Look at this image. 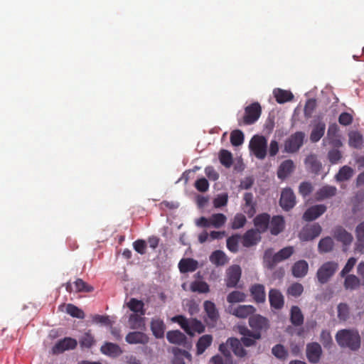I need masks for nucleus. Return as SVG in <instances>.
<instances>
[{"instance_id": "nucleus-22", "label": "nucleus", "mask_w": 364, "mask_h": 364, "mask_svg": "<svg viewBox=\"0 0 364 364\" xmlns=\"http://www.w3.org/2000/svg\"><path fill=\"white\" fill-rule=\"evenodd\" d=\"M102 353L109 357L116 358L122 353L121 348L115 343L106 342L100 348Z\"/></svg>"}, {"instance_id": "nucleus-46", "label": "nucleus", "mask_w": 364, "mask_h": 364, "mask_svg": "<svg viewBox=\"0 0 364 364\" xmlns=\"http://www.w3.org/2000/svg\"><path fill=\"white\" fill-rule=\"evenodd\" d=\"M245 208L248 210H245L249 216H252L255 213V205L253 203V195L252 193H245L244 195Z\"/></svg>"}, {"instance_id": "nucleus-49", "label": "nucleus", "mask_w": 364, "mask_h": 364, "mask_svg": "<svg viewBox=\"0 0 364 364\" xmlns=\"http://www.w3.org/2000/svg\"><path fill=\"white\" fill-rule=\"evenodd\" d=\"M272 353L277 358L283 360L288 356V351L282 344L275 345L272 349Z\"/></svg>"}, {"instance_id": "nucleus-52", "label": "nucleus", "mask_w": 364, "mask_h": 364, "mask_svg": "<svg viewBox=\"0 0 364 364\" xmlns=\"http://www.w3.org/2000/svg\"><path fill=\"white\" fill-rule=\"evenodd\" d=\"M66 312L71 316L77 318H83L85 316L83 311L72 304H68L66 306Z\"/></svg>"}, {"instance_id": "nucleus-9", "label": "nucleus", "mask_w": 364, "mask_h": 364, "mask_svg": "<svg viewBox=\"0 0 364 364\" xmlns=\"http://www.w3.org/2000/svg\"><path fill=\"white\" fill-rule=\"evenodd\" d=\"M77 346V341L76 339L65 337L63 339L59 340L55 346L53 347L52 350L55 354L62 353L65 350H73Z\"/></svg>"}, {"instance_id": "nucleus-45", "label": "nucleus", "mask_w": 364, "mask_h": 364, "mask_svg": "<svg viewBox=\"0 0 364 364\" xmlns=\"http://www.w3.org/2000/svg\"><path fill=\"white\" fill-rule=\"evenodd\" d=\"M246 295L240 291H233L227 296V301L230 304L245 301Z\"/></svg>"}, {"instance_id": "nucleus-25", "label": "nucleus", "mask_w": 364, "mask_h": 364, "mask_svg": "<svg viewBox=\"0 0 364 364\" xmlns=\"http://www.w3.org/2000/svg\"><path fill=\"white\" fill-rule=\"evenodd\" d=\"M269 230L272 235H277L283 231L284 228V220L282 216H274L269 220Z\"/></svg>"}, {"instance_id": "nucleus-43", "label": "nucleus", "mask_w": 364, "mask_h": 364, "mask_svg": "<svg viewBox=\"0 0 364 364\" xmlns=\"http://www.w3.org/2000/svg\"><path fill=\"white\" fill-rule=\"evenodd\" d=\"M173 322L178 323L180 326L190 336H193V333L191 331L188 320L182 315L176 316L172 318Z\"/></svg>"}, {"instance_id": "nucleus-61", "label": "nucleus", "mask_w": 364, "mask_h": 364, "mask_svg": "<svg viewBox=\"0 0 364 364\" xmlns=\"http://www.w3.org/2000/svg\"><path fill=\"white\" fill-rule=\"evenodd\" d=\"M313 186L309 182H302L299 187V193L304 196L306 197L313 191Z\"/></svg>"}, {"instance_id": "nucleus-2", "label": "nucleus", "mask_w": 364, "mask_h": 364, "mask_svg": "<svg viewBox=\"0 0 364 364\" xmlns=\"http://www.w3.org/2000/svg\"><path fill=\"white\" fill-rule=\"evenodd\" d=\"M294 253L293 247H286L280 250L278 252L274 253L272 248H269L265 250L263 256L264 266L267 269L272 270L276 265L289 258Z\"/></svg>"}, {"instance_id": "nucleus-14", "label": "nucleus", "mask_w": 364, "mask_h": 364, "mask_svg": "<svg viewBox=\"0 0 364 364\" xmlns=\"http://www.w3.org/2000/svg\"><path fill=\"white\" fill-rule=\"evenodd\" d=\"M203 307L207 315L206 322L208 324L214 325L220 316L215 304L213 301H205Z\"/></svg>"}, {"instance_id": "nucleus-12", "label": "nucleus", "mask_w": 364, "mask_h": 364, "mask_svg": "<svg viewBox=\"0 0 364 364\" xmlns=\"http://www.w3.org/2000/svg\"><path fill=\"white\" fill-rule=\"evenodd\" d=\"M338 269V264L334 262H327L320 267V283L326 282Z\"/></svg>"}, {"instance_id": "nucleus-10", "label": "nucleus", "mask_w": 364, "mask_h": 364, "mask_svg": "<svg viewBox=\"0 0 364 364\" xmlns=\"http://www.w3.org/2000/svg\"><path fill=\"white\" fill-rule=\"evenodd\" d=\"M279 204L285 210H289L294 208L296 204V197L291 188H284L282 191Z\"/></svg>"}, {"instance_id": "nucleus-28", "label": "nucleus", "mask_w": 364, "mask_h": 364, "mask_svg": "<svg viewBox=\"0 0 364 364\" xmlns=\"http://www.w3.org/2000/svg\"><path fill=\"white\" fill-rule=\"evenodd\" d=\"M140 314H132L129 317V324L132 329L143 330L145 328V318Z\"/></svg>"}, {"instance_id": "nucleus-15", "label": "nucleus", "mask_w": 364, "mask_h": 364, "mask_svg": "<svg viewBox=\"0 0 364 364\" xmlns=\"http://www.w3.org/2000/svg\"><path fill=\"white\" fill-rule=\"evenodd\" d=\"M166 338L168 341L173 344L187 346L188 341L187 337L179 330L169 331L166 333Z\"/></svg>"}, {"instance_id": "nucleus-8", "label": "nucleus", "mask_w": 364, "mask_h": 364, "mask_svg": "<svg viewBox=\"0 0 364 364\" xmlns=\"http://www.w3.org/2000/svg\"><path fill=\"white\" fill-rule=\"evenodd\" d=\"M249 325L255 332L266 331L269 328V320L259 314L253 315L249 318Z\"/></svg>"}, {"instance_id": "nucleus-55", "label": "nucleus", "mask_w": 364, "mask_h": 364, "mask_svg": "<svg viewBox=\"0 0 364 364\" xmlns=\"http://www.w3.org/2000/svg\"><path fill=\"white\" fill-rule=\"evenodd\" d=\"M74 284L76 292H91L93 291V287L88 285L81 279H77Z\"/></svg>"}, {"instance_id": "nucleus-24", "label": "nucleus", "mask_w": 364, "mask_h": 364, "mask_svg": "<svg viewBox=\"0 0 364 364\" xmlns=\"http://www.w3.org/2000/svg\"><path fill=\"white\" fill-rule=\"evenodd\" d=\"M270 216L267 213H262L257 215L254 219V225L258 232H264L269 226Z\"/></svg>"}, {"instance_id": "nucleus-35", "label": "nucleus", "mask_w": 364, "mask_h": 364, "mask_svg": "<svg viewBox=\"0 0 364 364\" xmlns=\"http://www.w3.org/2000/svg\"><path fill=\"white\" fill-rule=\"evenodd\" d=\"M79 343L82 349L90 348L95 345V339L90 330H89L87 332H85L80 338Z\"/></svg>"}, {"instance_id": "nucleus-39", "label": "nucleus", "mask_w": 364, "mask_h": 364, "mask_svg": "<svg viewBox=\"0 0 364 364\" xmlns=\"http://www.w3.org/2000/svg\"><path fill=\"white\" fill-rule=\"evenodd\" d=\"M190 289L192 292L205 294L210 291V287L205 282L194 281L191 283Z\"/></svg>"}, {"instance_id": "nucleus-44", "label": "nucleus", "mask_w": 364, "mask_h": 364, "mask_svg": "<svg viewBox=\"0 0 364 364\" xmlns=\"http://www.w3.org/2000/svg\"><path fill=\"white\" fill-rule=\"evenodd\" d=\"M220 162L225 167L229 168L232 164V155L230 151L222 149L219 154Z\"/></svg>"}, {"instance_id": "nucleus-56", "label": "nucleus", "mask_w": 364, "mask_h": 364, "mask_svg": "<svg viewBox=\"0 0 364 364\" xmlns=\"http://www.w3.org/2000/svg\"><path fill=\"white\" fill-rule=\"evenodd\" d=\"M336 188L334 186H323L320 188V200L333 196L336 193Z\"/></svg>"}, {"instance_id": "nucleus-3", "label": "nucleus", "mask_w": 364, "mask_h": 364, "mask_svg": "<svg viewBox=\"0 0 364 364\" xmlns=\"http://www.w3.org/2000/svg\"><path fill=\"white\" fill-rule=\"evenodd\" d=\"M262 114V107L259 102H253L245 108L244 116L238 119V124L251 125L255 124Z\"/></svg>"}, {"instance_id": "nucleus-59", "label": "nucleus", "mask_w": 364, "mask_h": 364, "mask_svg": "<svg viewBox=\"0 0 364 364\" xmlns=\"http://www.w3.org/2000/svg\"><path fill=\"white\" fill-rule=\"evenodd\" d=\"M338 316L341 320L346 321L349 316V307L346 304H340L338 306Z\"/></svg>"}, {"instance_id": "nucleus-16", "label": "nucleus", "mask_w": 364, "mask_h": 364, "mask_svg": "<svg viewBox=\"0 0 364 364\" xmlns=\"http://www.w3.org/2000/svg\"><path fill=\"white\" fill-rule=\"evenodd\" d=\"M259 232L255 229L247 230L242 236V245L245 247H250L255 245L261 239Z\"/></svg>"}, {"instance_id": "nucleus-36", "label": "nucleus", "mask_w": 364, "mask_h": 364, "mask_svg": "<svg viewBox=\"0 0 364 364\" xmlns=\"http://www.w3.org/2000/svg\"><path fill=\"white\" fill-rule=\"evenodd\" d=\"M306 357L309 362H318V343H309L306 346Z\"/></svg>"}, {"instance_id": "nucleus-57", "label": "nucleus", "mask_w": 364, "mask_h": 364, "mask_svg": "<svg viewBox=\"0 0 364 364\" xmlns=\"http://www.w3.org/2000/svg\"><path fill=\"white\" fill-rule=\"evenodd\" d=\"M316 100H309L304 107V115L306 118H310L312 117L314 112L316 108Z\"/></svg>"}, {"instance_id": "nucleus-13", "label": "nucleus", "mask_w": 364, "mask_h": 364, "mask_svg": "<svg viewBox=\"0 0 364 364\" xmlns=\"http://www.w3.org/2000/svg\"><path fill=\"white\" fill-rule=\"evenodd\" d=\"M269 301L270 306L276 310L284 307V298L281 291L277 289H271L269 291Z\"/></svg>"}, {"instance_id": "nucleus-41", "label": "nucleus", "mask_w": 364, "mask_h": 364, "mask_svg": "<svg viewBox=\"0 0 364 364\" xmlns=\"http://www.w3.org/2000/svg\"><path fill=\"white\" fill-rule=\"evenodd\" d=\"M353 175V169L348 166H343L336 175V178L338 181H346L349 180Z\"/></svg>"}, {"instance_id": "nucleus-27", "label": "nucleus", "mask_w": 364, "mask_h": 364, "mask_svg": "<svg viewBox=\"0 0 364 364\" xmlns=\"http://www.w3.org/2000/svg\"><path fill=\"white\" fill-rule=\"evenodd\" d=\"M151 330L156 338H163L165 331V324L164 321L159 318L152 319L151 321Z\"/></svg>"}, {"instance_id": "nucleus-5", "label": "nucleus", "mask_w": 364, "mask_h": 364, "mask_svg": "<svg viewBox=\"0 0 364 364\" xmlns=\"http://www.w3.org/2000/svg\"><path fill=\"white\" fill-rule=\"evenodd\" d=\"M305 134L296 132L287 138L284 142V151L287 153H296L303 146Z\"/></svg>"}, {"instance_id": "nucleus-33", "label": "nucleus", "mask_w": 364, "mask_h": 364, "mask_svg": "<svg viewBox=\"0 0 364 364\" xmlns=\"http://www.w3.org/2000/svg\"><path fill=\"white\" fill-rule=\"evenodd\" d=\"M213 337L211 335H203L198 341L196 343L197 354L200 355L211 345Z\"/></svg>"}, {"instance_id": "nucleus-62", "label": "nucleus", "mask_w": 364, "mask_h": 364, "mask_svg": "<svg viewBox=\"0 0 364 364\" xmlns=\"http://www.w3.org/2000/svg\"><path fill=\"white\" fill-rule=\"evenodd\" d=\"M353 120V116L348 112H342L338 117V122L343 126L350 125Z\"/></svg>"}, {"instance_id": "nucleus-38", "label": "nucleus", "mask_w": 364, "mask_h": 364, "mask_svg": "<svg viewBox=\"0 0 364 364\" xmlns=\"http://www.w3.org/2000/svg\"><path fill=\"white\" fill-rule=\"evenodd\" d=\"M362 284L361 280L354 274H348L346 277L344 281V287L346 289L353 290Z\"/></svg>"}, {"instance_id": "nucleus-7", "label": "nucleus", "mask_w": 364, "mask_h": 364, "mask_svg": "<svg viewBox=\"0 0 364 364\" xmlns=\"http://www.w3.org/2000/svg\"><path fill=\"white\" fill-rule=\"evenodd\" d=\"M241 268L239 265L230 267L226 272L225 284L228 288L236 287L241 277Z\"/></svg>"}, {"instance_id": "nucleus-50", "label": "nucleus", "mask_w": 364, "mask_h": 364, "mask_svg": "<svg viewBox=\"0 0 364 364\" xmlns=\"http://www.w3.org/2000/svg\"><path fill=\"white\" fill-rule=\"evenodd\" d=\"M246 223V217L242 213H237L232 219L231 228L237 230L244 227Z\"/></svg>"}, {"instance_id": "nucleus-54", "label": "nucleus", "mask_w": 364, "mask_h": 364, "mask_svg": "<svg viewBox=\"0 0 364 364\" xmlns=\"http://www.w3.org/2000/svg\"><path fill=\"white\" fill-rule=\"evenodd\" d=\"M334 245L333 240L330 237H326L320 240V251L330 252L333 250Z\"/></svg>"}, {"instance_id": "nucleus-20", "label": "nucleus", "mask_w": 364, "mask_h": 364, "mask_svg": "<svg viewBox=\"0 0 364 364\" xmlns=\"http://www.w3.org/2000/svg\"><path fill=\"white\" fill-rule=\"evenodd\" d=\"M250 291L255 302L259 304L266 301L265 289L263 284H256L252 285Z\"/></svg>"}, {"instance_id": "nucleus-63", "label": "nucleus", "mask_w": 364, "mask_h": 364, "mask_svg": "<svg viewBox=\"0 0 364 364\" xmlns=\"http://www.w3.org/2000/svg\"><path fill=\"white\" fill-rule=\"evenodd\" d=\"M146 243L144 240H136L133 242V247L136 252L140 255L146 253Z\"/></svg>"}, {"instance_id": "nucleus-31", "label": "nucleus", "mask_w": 364, "mask_h": 364, "mask_svg": "<svg viewBox=\"0 0 364 364\" xmlns=\"http://www.w3.org/2000/svg\"><path fill=\"white\" fill-rule=\"evenodd\" d=\"M209 259L210 262L215 266H223L228 262L226 255L222 250L213 252Z\"/></svg>"}, {"instance_id": "nucleus-23", "label": "nucleus", "mask_w": 364, "mask_h": 364, "mask_svg": "<svg viewBox=\"0 0 364 364\" xmlns=\"http://www.w3.org/2000/svg\"><path fill=\"white\" fill-rule=\"evenodd\" d=\"M198 261L192 258L181 259L178 263V269L181 273L192 272L197 269Z\"/></svg>"}, {"instance_id": "nucleus-42", "label": "nucleus", "mask_w": 364, "mask_h": 364, "mask_svg": "<svg viewBox=\"0 0 364 364\" xmlns=\"http://www.w3.org/2000/svg\"><path fill=\"white\" fill-rule=\"evenodd\" d=\"M210 225L215 228H220L223 227L226 223L227 218L223 213H215L210 217Z\"/></svg>"}, {"instance_id": "nucleus-37", "label": "nucleus", "mask_w": 364, "mask_h": 364, "mask_svg": "<svg viewBox=\"0 0 364 364\" xmlns=\"http://www.w3.org/2000/svg\"><path fill=\"white\" fill-rule=\"evenodd\" d=\"M127 305L134 314H140L141 315L145 314V309H144V304L141 300L132 298Z\"/></svg>"}, {"instance_id": "nucleus-30", "label": "nucleus", "mask_w": 364, "mask_h": 364, "mask_svg": "<svg viewBox=\"0 0 364 364\" xmlns=\"http://www.w3.org/2000/svg\"><path fill=\"white\" fill-rule=\"evenodd\" d=\"M274 96L276 99V101L279 104H283L287 102L291 101L294 95L293 94L288 90H282L280 88H276L273 91Z\"/></svg>"}, {"instance_id": "nucleus-4", "label": "nucleus", "mask_w": 364, "mask_h": 364, "mask_svg": "<svg viewBox=\"0 0 364 364\" xmlns=\"http://www.w3.org/2000/svg\"><path fill=\"white\" fill-rule=\"evenodd\" d=\"M267 141L260 135H255L250 141V149L259 159H264L267 155Z\"/></svg>"}, {"instance_id": "nucleus-11", "label": "nucleus", "mask_w": 364, "mask_h": 364, "mask_svg": "<svg viewBox=\"0 0 364 364\" xmlns=\"http://www.w3.org/2000/svg\"><path fill=\"white\" fill-rule=\"evenodd\" d=\"M255 311L256 309L252 305H239L235 307L230 306L228 307L229 313L240 318H247L252 315Z\"/></svg>"}, {"instance_id": "nucleus-58", "label": "nucleus", "mask_w": 364, "mask_h": 364, "mask_svg": "<svg viewBox=\"0 0 364 364\" xmlns=\"http://www.w3.org/2000/svg\"><path fill=\"white\" fill-rule=\"evenodd\" d=\"M191 331L193 333L197 332L198 333H201L205 331V326L203 323L198 320L197 318H193L189 322Z\"/></svg>"}, {"instance_id": "nucleus-18", "label": "nucleus", "mask_w": 364, "mask_h": 364, "mask_svg": "<svg viewBox=\"0 0 364 364\" xmlns=\"http://www.w3.org/2000/svg\"><path fill=\"white\" fill-rule=\"evenodd\" d=\"M318 235V225H307L299 233V238L303 241L312 240Z\"/></svg>"}, {"instance_id": "nucleus-21", "label": "nucleus", "mask_w": 364, "mask_h": 364, "mask_svg": "<svg viewBox=\"0 0 364 364\" xmlns=\"http://www.w3.org/2000/svg\"><path fill=\"white\" fill-rule=\"evenodd\" d=\"M333 236L338 241L342 242L344 245H350L353 240V235L341 226H338L335 228Z\"/></svg>"}, {"instance_id": "nucleus-40", "label": "nucleus", "mask_w": 364, "mask_h": 364, "mask_svg": "<svg viewBox=\"0 0 364 364\" xmlns=\"http://www.w3.org/2000/svg\"><path fill=\"white\" fill-rule=\"evenodd\" d=\"M305 165L308 170L314 173L318 172V160L316 154H310L305 159Z\"/></svg>"}, {"instance_id": "nucleus-34", "label": "nucleus", "mask_w": 364, "mask_h": 364, "mask_svg": "<svg viewBox=\"0 0 364 364\" xmlns=\"http://www.w3.org/2000/svg\"><path fill=\"white\" fill-rule=\"evenodd\" d=\"M348 144L350 146L360 149L363 144V135L358 132H351L348 134Z\"/></svg>"}, {"instance_id": "nucleus-17", "label": "nucleus", "mask_w": 364, "mask_h": 364, "mask_svg": "<svg viewBox=\"0 0 364 364\" xmlns=\"http://www.w3.org/2000/svg\"><path fill=\"white\" fill-rule=\"evenodd\" d=\"M149 337L141 331L129 332L125 337V341L129 344H146L149 342Z\"/></svg>"}, {"instance_id": "nucleus-6", "label": "nucleus", "mask_w": 364, "mask_h": 364, "mask_svg": "<svg viewBox=\"0 0 364 364\" xmlns=\"http://www.w3.org/2000/svg\"><path fill=\"white\" fill-rule=\"evenodd\" d=\"M323 144L324 146L330 145L333 148L342 146L343 144L339 134V127L336 123L329 125L327 136L323 139Z\"/></svg>"}, {"instance_id": "nucleus-48", "label": "nucleus", "mask_w": 364, "mask_h": 364, "mask_svg": "<svg viewBox=\"0 0 364 364\" xmlns=\"http://www.w3.org/2000/svg\"><path fill=\"white\" fill-rule=\"evenodd\" d=\"M230 142L232 146H238L244 142V134L240 129L233 130L230 134Z\"/></svg>"}, {"instance_id": "nucleus-26", "label": "nucleus", "mask_w": 364, "mask_h": 364, "mask_svg": "<svg viewBox=\"0 0 364 364\" xmlns=\"http://www.w3.org/2000/svg\"><path fill=\"white\" fill-rule=\"evenodd\" d=\"M228 345H230V349L236 356L239 358H244L247 355V352L242 347L241 341L237 338H228Z\"/></svg>"}, {"instance_id": "nucleus-47", "label": "nucleus", "mask_w": 364, "mask_h": 364, "mask_svg": "<svg viewBox=\"0 0 364 364\" xmlns=\"http://www.w3.org/2000/svg\"><path fill=\"white\" fill-rule=\"evenodd\" d=\"M304 291V287L301 284L294 282L291 284L287 290V294L293 297H299Z\"/></svg>"}, {"instance_id": "nucleus-29", "label": "nucleus", "mask_w": 364, "mask_h": 364, "mask_svg": "<svg viewBox=\"0 0 364 364\" xmlns=\"http://www.w3.org/2000/svg\"><path fill=\"white\" fill-rule=\"evenodd\" d=\"M308 269V263L305 260H299L293 265L292 274L295 277H303L307 274Z\"/></svg>"}, {"instance_id": "nucleus-60", "label": "nucleus", "mask_w": 364, "mask_h": 364, "mask_svg": "<svg viewBox=\"0 0 364 364\" xmlns=\"http://www.w3.org/2000/svg\"><path fill=\"white\" fill-rule=\"evenodd\" d=\"M337 149L338 148H333L328 153V159L333 164H337L342 157L341 151Z\"/></svg>"}, {"instance_id": "nucleus-51", "label": "nucleus", "mask_w": 364, "mask_h": 364, "mask_svg": "<svg viewBox=\"0 0 364 364\" xmlns=\"http://www.w3.org/2000/svg\"><path fill=\"white\" fill-rule=\"evenodd\" d=\"M318 217V205H315L308 208L303 215V219L306 221H312Z\"/></svg>"}, {"instance_id": "nucleus-64", "label": "nucleus", "mask_w": 364, "mask_h": 364, "mask_svg": "<svg viewBox=\"0 0 364 364\" xmlns=\"http://www.w3.org/2000/svg\"><path fill=\"white\" fill-rule=\"evenodd\" d=\"M195 187L200 192H205L209 188V183L207 179L201 178L196 181Z\"/></svg>"}, {"instance_id": "nucleus-53", "label": "nucleus", "mask_w": 364, "mask_h": 364, "mask_svg": "<svg viewBox=\"0 0 364 364\" xmlns=\"http://www.w3.org/2000/svg\"><path fill=\"white\" fill-rule=\"evenodd\" d=\"M240 235H234L227 239V247L232 252H237L238 251Z\"/></svg>"}, {"instance_id": "nucleus-32", "label": "nucleus", "mask_w": 364, "mask_h": 364, "mask_svg": "<svg viewBox=\"0 0 364 364\" xmlns=\"http://www.w3.org/2000/svg\"><path fill=\"white\" fill-rule=\"evenodd\" d=\"M290 321L294 326H300L304 323L303 314L297 306H293L290 311Z\"/></svg>"}, {"instance_id": "nucleus-1", "label": "nucleus", "mask_w": 364, "mask_h": 364, "mask_svg": "<svg viewBox=\"0 0 364 364\" xmlns=\"http://www.w3.org/2000/svg\"><path fill=\"white\" fill-rule=\"evenodd\" d=\"M336 340L341 348H348L352 351H357L360 348L361 338L357 330H340L336 335Z\"/></svg>"}, {"instance_id": "nucleus-19", "label": "nucleus", "mask_w": 364, "mask_h": 364, "mask_svg": "<svg viewBox=\"0 0 364 364\" xmlns=\"http://www.w3.org/2000/svg\"><path fill=\"white\" fill-rule=\"evenodd\" d=\"M295 166L292 160L287 159L282 162L277 170V176L284 180L294 170Z\"/></svg>"}]
</instances>
